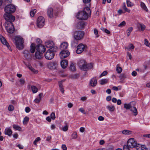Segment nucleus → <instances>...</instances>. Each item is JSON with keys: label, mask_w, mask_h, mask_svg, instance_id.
Returning a JSON list of instances; mask_svg holds the SVG:
<instances>
[{"label": "nucleus", "mask_w": 150, "mask_h": 150, "mask_svg": "<svg viewBox=\"0 0 150 150\" xmlns=\"http://www.w3.org/2000/svg\"><path fill=\"white\" fill-rule=\"evenodd\" d=\"M91 11L90 8L88 7H85L83 11L78 12L77 15V18L81 20H86L90 16Z\"/></svg>", "instance_id": "obj_1"}, {"label": "nucleus", "mask_w": 150, "mask_h": 150, "mask_svg": "<svg viewBox=\"0 0 150 150\" xmlns=\"http://www.w3.org/2000/svg\"><path fill=\"white\" fill-rule=\"evenodd\" d=\"M77 65L80 69L83 71H88L93 67L91 63L87 64L84 60H80L78 63Z\"/></svg>", "instance_id": "obj_2"}, {"label": "nucleus", "mask_w": 150, "mask_h": 150, "mask_svg": "<svg viewBox=\"0 0 150 150\" xmlns=\"http://www.w3.org/2000/svg\"><path fill=\"white\" fill-rule=\"evenodd\" d=\"M15 40L17 48L20 50H22L24 47L23 38L21 37H16Z\"/></svg>", "instance_id": "obj_3"}, {"label": "nucleus", "mask_w": 150, "mask_h": 150, "mask_svg": "<svg viewBox=\"0 0 150 150\" xmlns=\"http://www.w3.org/2000/svg\"><path fill=\"white\" fill-rule=\"evenodd\" d=\"M84 32L82 31H76L74 34L73 37L75 40H80L83 38Z\"/></svg>", "instance_id": "obj_4"}, {"label": "nucleus", "mask_w": 150, "mask_h": 150, "mask_svg": "<svg viewBox=\"0 0 150 150\" xmlns=\"http://www.w3.org/2000/svg\"><path fill=\"white\" fill-rule=\"evenodd\" d=\"M11 13H5L4 16V17L6 21L5 24H7L8 23H12L15 20V17L13 16Z\"/></svg>", "instance_id": "obj_5"}, {"label": "nucleus", "mask_w": 150, "mask_h": 150, "mask_svg": "<svg viewBox=\"0 0 150 150\" xmlns=\"http://www.w3.org/2000/svg\"><path fill=\"white\" fill-rule=\"evenodd\" d=\"M16 7L15 6L10 4L6 5L4 8V11L6 13H12L15 11Z\"/></svg>", "instance_id": "obj_6"}, {"label": "nucleus", "mask_w": 150, "mask_h": 150, "mask_svg": "<svg viewBox=\"0 0 150 150\" xmlns=\"http://www.w3.org/2000/svg\"><path fill=\"white\" fill-rule=\"evenodd\" d=\"M45 24L44 18L42 16H39L38 18L37 21V26L39 28L43 27Z\"/></svg>", "instance_id": "obj_7"}, {"label": "nucleus", "mask_w": 150, "mask_h": 150, "mask_svg": "<svg viewBox=\"0 0 150 150\" xmlns=\"http://www.w3.org/2000/svg\"><path fill=\"white\" fill-rule=\"evenodd\" d=\"M5 25L6 29L8 33H12L14 32L15 29L13 23H9Z\"/></svg>", "instance_id": "obj_8"}, {"label": "nucleus", "mask_w": 150, "mask_h": 150, "mask_svg": "<svg viewBox=\"0 0 150 150\" xmlns=\"http://www.w3.org/2000/svg\"><path fill=\"white\" fill-rule=\"evenodd\" d=\"M127 144L130 148H133L137 145V142L134 138H131L128 140Z\"/></svg>", "instance_id": "obj_9"}, {"label": "nucleus", "mask_w": 150, "mask_h": 150, "mask_svg": "<svg viewBox=\"0 0 150 150\" xmlns=\"http://www.w3.org/2000/svg\"><path fill=\"white\" fill-rule=\"evenodd\" d=\"M54 53L48 50L46 52L45 57L47 59L50 60L54 57Z\"/></svg>", "instance_id": "obj_10"}, {"label": "nucleus", "mask_w": 150, "mask_h": 150, "mask_svg": "<svg viewBox=\"0 0 150 150\" xmlns=\"http://www.w3.org/2000/svg\"><path fill=\"white\" fill-rule=\"evenodd\" d=\"M86 45L82 43L79 44L77 47L76 52L78 54L81 53L84 50Z\"/></svg>", "instance_id": "obj_11"}, {"label": "nucleus", "mask_w": 150, "mask_h": 150, "mask_svg": "<svg viewBox=\"0 0 150 150\" xmlns=\"http://www.w3.org/2000/svg\"><path fill=\"white\" fill-rule=\"evenodd\" d=\"M0 40L2 43L4 45H5L8 48V49L11 51V48L8 43L7 42L4 37L1 35H0Z\"/></svg>", "instance_id": "obj_12"}, {"label": "nucleus", "mask_w": 150, "mask_h": 150, "mask_svg": "<svg viewBox=\"0 0 150 150\" xmlns=\"http://www.w3.org/2000/svg\"><path fill=\"white\" fill-rule=\"evenodd\" d=\"M70 54L69 52L67 50H61L59 56L61 59L65 58L68 56Z\"/></svg>", "instance_id": "obj_13"}, {"label": "nucleus", "mask_w": 150, "mask_h": 150, "mask_svg": "<svg viewBox=\"0 0 150 150\" xmlns=\"http://www.w3.org/2000/svg\"><path fill=\"white\" fill-rule=\"evenodd\" d=\"M47 66L49 69L51 70H54L56 69L57 67L58 64L55 62H51L48 64Z\"/></svg>", "instance_id": "obj_14"}, {"label": "nucleus", "mask_w": 150, "mask_h": 150, "mask_svg": "<svg viewBox=\"0 0 150 150\" xmlns=\"http://www.w3.org/2000/svg\"><path fill=\"white\" fill-rule=\"evenodd\" d=\"M35 48L37 52L41 53H43L45 51V46L41 44L37 45Z\"/></svg>", "instance_id": "obj_15"}, {"label": "nucleus", "mask_w": 150, "mask_h": 150, "mask_svg": "<svg viewBox=\"0 0 150 150\" xmlns=\"http://www.w3.org/2000/svg\"><path fill=\"white\" fill-rule=\"evenodd\" d=\"M24 57L27 60L30 59L32 57V54L27 50H24L23 53Z\"/></svg>", "instance_id": "obj_16"}, {"label": "nucleus", "mask_w": 150, "mask_h": 150, "mask_svg": "<svg viewBox=\"0 0 150 150\" xmlns=\"http://www.w3.org/2000/svg\"><path fill=\"white\" fill-rule=\"evenodd\" d=\"M68 45V44L67 42H63L60 45V49L61 50H67V49Z\"/></svg>", "instance_id": "obj_17"}, {"label": "nucleus", "mask_w": 150, "mask_h": 150, "mask_svg": "<svg viewBox=\"0 0 150 150\" xmlns=\"http://www.w3.org/2000/svg\"><path fill=\"white\" fill-rule=\"evenodd\" d=\"M97 80L95 77L92 79L90 81V84L92 86H95L97 84Z\"/></svg>", "instance_id": "obj_18"}, {"label": "nucleus", "mask_w": 150, "mask_h": 150, "mask_svg": "<svg viewBox=\"0 0 150 150\" xmlns=\"http://www.w3.org/2000/svg\"><path fill=\"white\" fill-rule=\"evenodd\" d=\"M68 61L66 60H63L61 62V65L63 69L66 68L68 65Z\"/></svg>", "instance_id": "obj_19"}, {"label": "nucleus", "mask_w": 150, "mask_h": 150, "mask_svg": "<svg viewBox=\"0 0 150 150\" xmlns=\"http://www.w3.org/2000/svg\"><path fill=\"white\" fill-rule=\"evenodd\" d=\"M47 15L50 18H52L54 17L53 14V9L52 8H50L48 9Z\"/></svg>", "instance_id": "obj_20"}, {"label": "nucleus", "mask_w": 150, "mask_h": 150, "mask_svg": "<svg viewBox=\"0 0 150 150\" xmlns=\"http://www.w3.org/2000/svg\"><path fill=\"white\" fill-rule=\"evenodd\" d=\"M137 150H143L146 147L144 145H140L139 144H137V145L135 146Z\"/></svg>", "instance_id": "obj_21"}, {"label": "nucleus", "mask_w": 150, "mask_h": 150, "mask_svg": "<svg viewBox=\"0 0 150 150\" xmlns=\"http://www.w3.org/2000/svg\"><path fill=\"white\" fill-rule=\"evenodd\" d=\"M12 133V132L11 129L9 128H7L5 129L4 134L9 136L11 135Z\"/></svg>", "instance_id": "obj_22"}, {"label": "nucleus", "mask_w": 150, "mask_h": 150, "mask_svg": "<svg viewBox=\"0 0 150 150\" xmlns=\"http://www.w3.org/2000/svg\"><path fill=\"white\" fill-rule=\"evenodd\" d=\"M54 45L53 42L52 41H49L45 42V45L46 47L50 48Z\"/></svg>", "instance_id": "obj_23"}, {"label": "nucleus", "mask_w": 150, "mask_h": 150, "mask_svg": "<svg viewBox=\"0 0 150 150\" xmlns=\"http://www.w3.org/2000/svg\"><path fill=\"white\" fill-rule=\"evenodd\" d=\"M42 54L38 52H36L35 54V56L36 58L39 59H40L43 57Z\"/></svg>", "instance_id": "obj_24"}, {"label": "nucleus", "mask_w": 150, "mask_h": 150, "mask_svg": "<svg viewBox=\"0 0 150 150\" xmlns=\"http://www.w3.org/2000/svg\"><path fill=\"white\" fill-rule=\"evenodd\" d=\"M133 103L135 104V102H131L129 103L128 104L126 103L124 105V108L127 110L130 109L132 106V104Z\"/></svg>", "instance_id": "obj_25"}, {"label": "nucleus", "mask_w": 150, "mask_h": 150, "mask_svg": "<svg viewBox=\"0 0 150 150\" xmlns=\"http://www.w3.org/2000/svg\"><path fill=\"white\" fill-rule=\"evenodd\" d=\"M140 5L142 8L146 12H148V10L145 4L142 2H140Z\"/></svg>", "instance_id": "obj_26"}, {"label": "nucleus", "mask_w": 150, "mask_h": 150, "mask_svg": "<svg viewBox=\"0 0 150 150\" xmlns=\"http://www.w3.org/2000/svg\"><path fill=\"white\" fill-rule=\"evenodd\" d=\"M130 110L133 112L134 116H136L137 114V111L136 107L132 106Z\"/></svg>", "instance_id": "obj_27"}, {"label": "nucleus", "mask_w": 150, "mask_h": 150, "mask_svg": "<svg viewBox=\"0 0 150 150\" xmlns=\"http://www.w3.org/2000/svg\"><path fill=\"white\" fill-rule=\"evenodd\" d=\"M64 80H62L60 81H59V87L60 88V91L63 93L64 92V89L63 88V85L62 84V83L63 81H64Z\"/></svg>", "instance_id": "obj_28"}, {"label": "nucleus", "mask_w": 150, "mask_h": 150, "mask_svg": "<svg viewBox=\"0 0 150 150\" xmlns=\"http://www.w3.org/2000/svg\"><path fill=\"white\" fill-rule=\"evenodd\" d=\"M108 80L107 79H102L100 81V84L101 85H104L107 83L108 82Z\"/></svg>", "instance_id": "obj_29"}, {"label": "nucleus", "mask_w": 150, "mask_h": 150, "mask_svg": "<svg viewBox=\"0 0 150 150\" xmlns=\"http://www.w3.org/2000/svg\"><path fill=\"white\" fill-rule=\"evenodd\" d=\"M123 134L125 135H129L132 134V132L131 131L128 130H124L122 131Z\"/></svg>", "instance_id": "obj_30"}, {"label": "nucleus", "mask_w": 150, "mask_h": 150, "mask_svg": "<svg viewBox=\"0 0 150 150\" xmlns=\"http://www.w3.org/2000/svg\"><path fill=\"white\" fill-rule=\"evenodd\" d=\"M58 49V47L56 46H53L50 48L48 50L54 53V52H55L57 51Z\"/></svg>", "instance_id": "obj_31"}, {"label": "nucleus", "mask_w": 150, "mask_h": 150, "mask_svg": "<svg viewBox=\"0 0 150 150\" xmlns=\"http://www.w3.org/2000/svg\"><path fill=\"white\" fill-rule=\"evenodd\" d=\"M107 108L110 112L113 111L115 109V107L113 105H108L107 106Z\"/></svg>", "instance_id": "obj_32"}, {"label": "nucleus", "mask_w": 150, "mask_h": 150, "mask_svg": "<svg viewBox=\"0 0 150 150\" xmlns=\"http://www.w3.org/2000/svg\"><path fill=\"white\" fill-rule=\"evenodd\" d=\"M30 52L32 53H33L35 51V45L33 43L31 44L30 46Z\"/></svg>", "instance_id": "obj_33"}, {"label": "nucleus", "mask_w": 150, "mask_h": 150, "mask_svg": "<svg viewBox=\"0 0 150 150\" xmlns=\"http://www.w3.org/2000/svg\"><path fill=\"white\" fill-rule=\"evenodd\" d=\"M31 89L33 93H35L38 91L37 88L35 86H31Z\"/></svg>", "instance_id": "obj_34"}, {"label": "nucleus", "mask_w": 150, "mask_h": 150, "mask_svg": "<svg viewBox=\"0 0 150 150\" xmlns=\"http://www.w3.org/2000/svg\"><path fill=\"white\" fill-rule=\"evenodd\" d=\"M70 69L72 71H74L76 70V68L74 64L72 63H71L70 66Z\"/></svg>", "instance_id": "obj_35"}, {"label": "nucleus", "mask_w": 150, "mask_h": 150, "mask_svg": "<svg viewBox=\"0 0 150 150\" xmlns=\"http://www.w3.org/2000/svg\"><path fill=\"white\" fill-rule=\"evenodd\" d=\"M78 25L81 28H84L85 26V23L84 21H81L78 23Z\"/></svg>", "instance_id": "obj_36"}, {"label": "nucleus", "mask_w": 150, "mask_h": 150, "mask_svg": "<svg viewBox=\"0 0 150 150\" xmlns=\"http://www.w3.org/2000/svg\"><path fill=\"white\" fill-rule=\"evenodd\" d=\"M100 29L102 30L103 32L106 33L107 34H109L110 33V32L107 29L104 28L103 27H101L100 28Z\"/></svg>", "instance_id": "obj_37"}, {"label": "nucleus", "mask_w": 150, "mask_h": 150, "mask_svg": "<svg viewBox=\"0 0 150 150\" xmlns=\"http://www.w3.org/2000/svg\"><path fill=\"white\" fill-rule=\"evenodd\" d=\"M13 127L15 129L19 130L21 131V128L18 125H14L13 126Z\"/></svg>", "instance_id": "obj_38"}, {"label": "nucleus", "mask_w": 150, "mask_h": 150, "mask_svg": "<svg viewBox=\"0 0 150 150\" xmlns=\"http://www.w3.org/2000/svg\"><path fill=\"white\" fill-rule=\"evenodd\" d=\"M28 67L31 71L37 74L38 73V71L32 67L31 66H29Z\"/></svg>", "instance_id": "obj_39"}, {"label": "nucleus", "mask_w": 150, "mask_h": 150, "mask_svg": "<svg viewBox=\"0 0 150 150\" xmlns=\"http://www.w3.org/2000/svg\"><path fill=\"white\" fill-rule=\"evenodd\" d=\"M133 28L132 27H129L128 29L127 30V34L128 37L133 30Z\"/></svg>", "instance_id": "obj_40"}, {"label": "nucleus", "mask_w": 150, "mask_h": 150, "mask_svg": "<svg viewBox=\"0 0 150 150\" xmlns=\"http://www.w3.org/2000/svg\"><path fill=\"white\" fill-rule=\"evenodd\" d=\"M123 8L126 12L129 13L130 11V10L127 8L125 3H124V5L123 6Z\"/></svg>", "instance_id": "obj_41"}, {"label": "nucleus", "mask_w": 150, "mask_h": 150, "mask_svg": "<svg viewBox=\"0 0 150 150\" xmlns=\"http://www.w3.org/2000/svg\"><path fill=\"white\" fill-rule=\"evenodd\" d=\"M29 120V118L28 117H25L24 118V120L23 121V124L24 125L27 124V123H28V122Z\"/></svg>", "instance_id": "obj_42"}, {"label": "nucleus", "mask_w": 150, "mask_h": 150, "mask_svg": "<svg viewBox=\"0 0 150 150\" xmlns=\"http://www.w3.org/2000/svg\"><path fill=\"white\" fill-rule=\"evenodd\" d=\"M127 4L128 7H131L133 6V4L129 0H127Z\"/></svg>", "instance_id": "obj_43"}, {"label": "nucleus", "mask_w": 150, "mask_h": 150, "mask_svg": "<svg viewBox=\"0 0 150 150\" xmlns=\"http://www.w3.org/2000/svg\"><path fill=\"white\" fill-rule=\"evenodd\" d=\"M120 79H122L127 77V75L125 74H122L119 76Z\"/></svg>", "instance_id": "obj_44"}, {"label": "nucleus", "mask_w": 150, "mask_h": 150, "mask_svg": "<svg viewBox=\"0 0 150 150\" xmlns=\"http://www.w3.org/2000/svg\"><path fill=\"white\" fill-rule=\"evenodd\" d=\"M36 12V10L34 9L31 11L30 12V15L31 17H33L34 16L35 13Z\"/></svg>", "instance_id": "obj_45"}, {"label": "nucleus", "mask_w": 150, "mask_h": 150, "mask_svg": "<svg viewBox=\"0 0 150 150\" xmlns=\"http://www.w3.org/2000/svg\"><path fill=\"white\" fill-rule=\"evenodd\" d=\"M77 43H78L76 40H73L71 42V45L72 47H74L76 46Z\"/></svg>", "instance_id": "obj_46"}, {"label": "nucleus", "mask_w": 150, "mask_h": 150, "mask_svg": "<svg viewBox=\"0 0 150 150\" xmlns=\"http://www.w3.org/2000/svg\"><path fill=\"white\" fill-rule=\"evenodd\" d=\"M41 140V139L40 137H38L36 138L33 142V144L35 145H37V143Z\"/></svg>", "instance_id": "obj_47"}, {"label": "nucleus", "mask_w": 150, "mask_h": 150, "mask_svg": "<svg viewBox=\"0 0 150 150\" xmlns=\"http://www.w3.org/2000/svg\"><path fill=\"white\" fill-rule=\"evenodd\" d=\"M116 71L117 73H120L122 71V69L120 67H117L116 68Z\"/></svg>", "instance_id": "obj_48"}, {"label": "nucleus", "mask_w": 150, "mask_h": 150, "mask_svg": "<svg viewBox=\"0 0 150 150\" xmlns=\"http://www.w3.org/2000/svg\"><path fill=\"white\" fill-rule=\"evenodd\" d=\"M77 134L76 132H74L71 135V137L73 139H76L77 138Z\"/></svg>", "instance_id": "obj_49"}, {"label": "nucleus", "mask_w": 150, "mask_h": 150, "mask_svg": "<svg viewBox=\"0 0 150 150\" xmlns=\"http://www.w3.org/2000/svg\"><path fill=\"white\" fill-rule=\"evenodd\" d=\"M8 110L10 111H12L14 110V107L13 106L11 105H10L8 107Z\"/></svg>", "instance_id": "obj_50"}, {"label": "nucleus", "mask_w": 150, "mask_h": 150, "mask_svg": "<svg viewBox=\"0 0 150 150\" xmlns=\"http://www.w3.org/2000/svg\"><path fill=\"white\" fill-rule=\"evenodd\" d=\"M134 46L132 44H131L127 48V49L128 50H130L134 49Z\"/></svg>", "instance_id": "obj_51"}, {"label": "nucleus", "mask_w": 150, "mask_h": 150, "mask_svg": "<svg viewBox=\"0 0 150 150\" xmlns=\"http://www.w3.org/2000/svg\"><path fill=\"white\" fill-rule=\"evenodd\" d=\"M108 74V72L107 71H104L102 72V73L100 75L99 77L100 78H101L102 77Z\"/></svg>", "instance_id": "obj_52"}, {"label": "nucleus", "mask_w": 150, "mask_h": 150, "mask_svg": "<svg viewBox=\"0 0 150 150\" xmlns=\"http://www.w3.org/2000/svg\"><path fill=\"white\" fill-rule=\"evenodd\" d=\"M139 27H140L142 31L144 30L145 28V26L144 25L142 24H139Z\"/></svg>", "instance_id": "obj_53"}, {"label": "nucleus", "mask_w": 150, "mask_h": 150, "mask_svg": "<svg viewBox=\"0 0 150 150\" xmlns=\"http://www.w3.org/2000/svg\"><path fill=\"white\" fill-rule=\"evenodd\" d=\"M129 147L128 146V145L127 144V145H124L123 147V150H130Z\"/></svg>", "instance_id": "obj_54"}, {"label": "nucleus", "mask_w": 150, "mask_h": 150, "mask_svg": "<svg viewBox=\"0 0 150 150\" xmlns=\"http://www.w3.org/2000/svg\"><path fill=\"white\" fill-rule=\"evenodd\" d=\"M19 82L20 83V84L22 85H23L25 83V80L23 79H20Z\"/></svg>", "instance_id": "obj_55"}, {"label": "nucleus", "mask_w": 150, "mask_h": 150, "mask_svg": "<svg viewBox=\"0 0 150 150\" xmlns=\"http://www.w3.org/2000/svg\"><path fill=\"white\" fill-rule=\"evenodd\" d=\"M144 44L146 46L150 47V43H149L148 40L146 39L145 40Z\"/></svg>", "instance_id": "obj_56"}, {"label": "nucleus", "mask_w": 150, "mask_h": 150, "mask_svg": "<svg viewBox=\"0 0 150 150\" xmlns=\"http://www.w3.org/2000/svg\"><path fill=\"white\" fill-rule=\"evenodd\" d=\"M126 23L125 21H123L122 22L120 23L118 25L119 27H123L125 25Z\"/></svg>", "instance_id": "obj_57"}, {"label": "nucleus", "mask_w": 150, "mask_h": 150, "mask_svg": "<svg viewBox=\"0 0 150 150\" xmlns=\"http://www.w3.org/2000/svg\"><path fill=\"white\" fill-rule=\"evenodd\" d=\"M51 118L53 120L55 118V113L54 112H52L51 114Z\"/></svg>", "instance_id": "obj_58"}, {"label": "nucleus", "mask_w": 150, "mask_h": 150, "mask_svg": "<svg viewBox=\"0 0 150 150\" xmlns=\"http://www.w3.org/2000/svg\"><path fill=\"white\" fill-rule=\"evenodd\" d=\"M68 129V126L67 125H66L64 127H63L62 130L64 131L65 132L67 131Z\"/></svg>", "instance_id": "obj_59"}, {"label": "nucleus", "mask_w": 150, "mask_h": 150, "mask_svg": "<svg viewBox=\"0 0 150 150\" xmlns=\"http://www.w3.org/2000/svg\"><path fill=\"white\" fill-rule=\"evenodd\" d=\"M62 148L63 150H67V149L66 145L64 144H63L62 145Z\"/></svg>", "instance_id": "obj_60"}, {"label": "nucleus", "mask_w": 150, "mask_h": 150, "mask_svg": "<svg viewBox=\"0 0 150 150\" xmlns=\"http://www.w3.org/2000/svg\"><path fill=\"white\" fill-rule=\"evenodd\" d=\"M79 110L80 111L81 113H82L84 114H86V112H85V111L82 108H81L80 109H79Z\"/></svg>", "instance_id": "obj_61"}, {"label": "nucleus", "mask_w": 150, "mask_h": 150, "mask_svg": "<svg viewBox=\"0 0 150 150\" xmlns=\"http://www.w3.org/2000/svg\"><path fill=\"white\" fill-rule=\"evenodd\" d=\"M30 110V108L28 107H26L25 108V111L27 113L29 112Z\"/></svg>", "instance_id": "obj_62"}, {"label": "nucleus", "mask_w": 150, "mask_h": 150, "mask_svg": "<svg viewBox=\"0 0 150 150\" xmlns=\"http://www.w3.org/2000/svg\"><path fill=\"white\" fill-rule=\"evenodd\" d=\"M41 100L39 98H36L34 100L35 102L36 103H39Z\"/></svg>", "instance_id": "obj_63"}, {"label": "nucleus", "mask_w": 150, "mask_h": 150, "mask_svg": "<svg viewBox=\"0 0 150 150\" xmlns=\"http://www.w3.org/2000/svg\"><path fill=\"white\" fill-rule=\"evenodd\" d=\"M98 119L100 121H103L104 120V118L102 116H100L98 117Z\"/></svg>", "instance_id": "obj_64"}]
</instances>
